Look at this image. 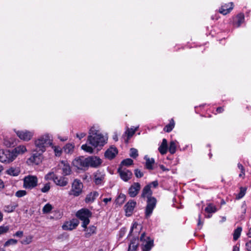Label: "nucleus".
<instances>
[{"instance_id":"nucleus-1","label":"nucleus","mask_w":251,"mask_h":251,"mask_svg":"<svg viewBox=\"0 0 251 251\" xmlns=\"http://www.w3.org/2000/svg\"><path fill=\"white\" fill-rule=\"evenodd\" d=\"M106 139L100 132L98 126H94L89 131L87 142L94 148L103 146L106 143Z\"/></svg>"},{"instance_id":"nucleus-2","label":"nucleus","mask_w":251,"mask_h":251,"mask_svg":"<svg viewBox=\"0 0 251 251\" xmlns=\"http://www.w3.org/2000/svg\"><path fill=\"white\" fill-rule=\"evenodd\" d=\"M151 194L152 192L151 190V186L148 185L145 186L143 189L141 196L144 198L146 197L148 198L147 205L145 211V216L147 218L151 215L156 203V199L151 197Z\"/></svg>"},{"instance_id":"nucleus-3","label":"nucleus","mask_w":251,"mask_h":251,"mask_svg":"<svg viewBox=\"0 0 251 251\" xmlns=\"http://www.w3.org/2000/svg\"><path fill=\"white\" fill-rule=\"evenodd\" d=\"M35 151L43 153L46 148L52 144V140L49 134H46L39 137L34 142Z\"/></svg>"},{"instance_id":"nucleus-4","label":"nucleus","mask_w":251,"mask_h":251,"mask_svg":"<svg viewBox=\"0 0 251 251\" xmlns=\"http://www.w3.org/2000/svg\"><path fill=\"white\" fill-rule=\"evenodd\" d=\"M38 179L36 176L28 175L23 178V187L32 190L38 185Z\"/></svg>"},{"instance_id":"nucleus-5","label":"nucleus","mask_w":251,"mask_h":251,"mask_svg":"<svg viewBox=\"0 0 251 251\" xmlns=\"http://www.w3.org/2000/svg\"><path fill=\"white\" fill-rule=\"evenodd\" d=\"M76 215L78 218L82 221V226L86 228L87 226L89 224V218L92 216V213L87 209H81L77 211Z\"/></svg>"},{"instance_id":"nucleus-6","label":"nucleus","mask_w":251,"mask_h":251,"mask_svg":"<svg viewBox=\"0 0 251 251\" xmlns=\"http://www.w3.org/2000/svg\"><path fill=\"white\" fill-rule=\"evenodd\" d=\"M142 251H150L153 246V240L143 232L140 238Z\"/></svg>"},{"instance_id":"nucleus-7","label":"nucleus","mask_w":251,"mask_h":251,"mask_svg":"<svg viewBox=\"0 0 251 251\" xmlns=\"http://www.w3.org/2000/svg\"><path fill=\"white\" fill-rule=\"evenodd\" d=\"M83 184L79 180L75 179L72 185V188L69 193L70 195L75 197L79 196L82 191Z\"/></svg>"},{"instance_id":"nucleus-8","label":"nucleus","mask_w":251,"mask_h":251,"mask_svg":"<svg viewBox=\"0 0 251 251\" xmlns=\"http://www.w3.org/2000/svg\"><path fill=\"white\" fill-rule=\"evenodd\" d=\"M14 155L9 150H0V161L2 163H9L15 159Z\"/></svg>"},{"instance_id":"nucleus-9","label":"nucleus","mask_w":251,"mask_h":251,"mask_svg":"<svg viewBox=\"0 0 251 251\" xmlns=\"http://www.w3.org/2000/svg\"><path fill=\"white\" fill-rule=\"evenodd\" d=\"M73 165L78 169L85 170L87 169V157L80 156L76 158L73 161Z\"/></svg>"},{"instance_id":"nucleus-10","label":"nucleus","mask_w":251,"mask_h":251,"mask_svg":"<svg viewBox=\"0 0 251 251\" xmlns=\"http://www.w3.org/2000/svg\"><path fill=\"white\" fill-rule=\"evenodd\" d=\"M87 168L88 167L96 168L102 163L101 160L96 156H91L87 157Z\"/></svg>"},{"instance_id":"nucleus-11","label":"nucleus","mask_w":251,"mask_h":251,"mask_svg":"<svg viewBox=\"0 0 251 251\" xmlns=\"http://www.w3.org/2000/svg\"><path fill=\"white\" fill-rule=\"evenodd\" d=\"M118 172L119 173L120 177L124 181H127L129 180L132 176V172L123 167H120L118 169Z\"/></svg>"},{"instance_id":"nucleus-12","label":"nucleus","mask_w":251,"mask_h":251,"mask_svg":"<svg viewBox=\"0 0 251 251\" xmlns=\"http://www.w3.org/2000/svg\"><path fill=\"white\" fill-rule=\"evenodd\" d=\"M17 135L19 138L24 141H28L30 140L33 136V133L27 130H17L15 131Z\"/></svg>"},{"instance_id":"nucleus-13","label":"nucleus","mask_w":251,"mask_h":251,"mask_svg":"<svg viewBox=\"0 0 251 251\" xmlns=\"http://www.w3.org/2000/svg\"><path fill=\"white\" fill-rule=\"evenodd\" d=\"M42 153L41 152L36 151L28 159V162L30 164L39 165L42 162Z\"/></svg>"},{"instance_id":"nucleus-14","label":"nucleus","mask_w":251,"mask_h":251,"mask_svg":"<svg viewBox=\"0 0 251 251\" xmlns=\"http://www.w3.org/2000/svg\"><path fill=\"white\" fill-rule=\"evenodd\" d=\"M141 189V185L138 182H134L129 188L128 194L133 198L137 196Z\"/></svg>"},{"instance_id":"nucleus-15","label":"nucleus","mask_w":251,"mask_h":251,"mask_svg":"<svg viewBox=\"0 0 251 251\" xmlns=\"http://www.w3.org/2000/svg\"><path fill=\"white\" fill-rule=\"evenodd\" d=\"M12 153L14 155V158H15L19 155L23 154L27 151V149L25 145H21L15 148L12 151Z\"/></svg>"},{"instance_id":"nucleus-16","label":"nucleus","mask_w":251,"mask_h":251,"mask_svg":"<svg viewBox=\"0 0 251 251\" xmlns=\"http://www.w3.org/2000/svg\"><path fill=\"white\" fill-rule=\"evenodd\" d=\"M136 205V201L133 200H131L128 201V202L125 206V211L126 216H129L132 214Z\"/></svg>"},{"instance_id":"nucleus-17","label":"nucleus","mask_w":251,"mask_h":251,"mask_svg":"<svg viewBox=\"0 0 251 251\" xmlns=\"http://www.w3.org/2000/svg\"><path fill=\"white\" fill-rule=\"evenodd\" d=\"M78 222L75 220H73L69 222H66L63 226L62 228L64 230H73L76 228L78 226Z\"/></svg>"},{"instance_id":"nucleus-18","label":"nucleus","mask_w":251,"mask_h":251,"mask_svg":"<svg viewBox=\"0 0 251 251\" xmlns=\"http://www.w3.org/2000/svg\"><path fill=\"white\" fill-rule=\"evenodd\" d=\"M104 178V174L103 172L97 171L94 174V182L97 185L101 184L103 183Z\"/></svg>"},{"instance_id":"nucleus-19","label":"nucleus","mask_w":251,"mask_h":251,"mask_svg":"<svg viewBox=\"0 0 251 251\" xmlns=\"http://www.w3.org/2000/svg\"><path fill=\"white\" fill-rule=\"evenodd\" d=\"M54 183L59 186L64 187L68 183V179L64 176L58 177L56 176L55 179H54Z\"/></svg>"},{"instance_id":"nucleus-20","label":"nucleus","mask_w":251,"mask_h":251,"mask_svg":"<svg viewBox=\"0 0 251 251\" xmlns=\"http://www.w3.org/2000/svg\"><path fill=\"white\" fill-rule=\"evenodd\" d=\"M117 153V149L115 147H111L105 151L104 155L106 158L112 159L115 157Z\"/></svg>"},{"instance_id":"nucleus-21","label":"nucleus","mask_w":251,"mask_h":251,"mask_svg":"<svg viewBox=\"0 0 251 251\" xmlns=\"http://www.w3.org/2000/svg\"><path fill=\"white\" fill-rule=\"evenodd\" d=\"M233 4L232 2L225 4L221 6L219 9V12L223 15H226L229 13L233 9Z\"/></svg>"},{"instance_id":"nucleus-22","label":"nucleus","mask_w":251,"mask_h":251,"mask_svg":"<svg viewBox=\"0 0 251 251\" xmlns=\"http://www.w3.org/2000/svg\"><path fill=\"white\" fill-rule=\"evenodd\" d=\"M59 166L62 169V174L63 175L67 176L70 174L71 170L70 165L68 164L65 163L64 161H62L60 164Z\"/></svg>"},{"instance_id":"nucleus-23","label":"nucleus","mask_w":251,"mask_h":251,"mask_svg":"<svg viewBox=\"0 0 251 251\" xmlns=\"http://www.w3.org/2000/svg\"><path fill=\"white\" fill-rule=\"evenodd\" d=\"M141 228L142 227L141 225H138L136 222L134 223L131 228L129 235L136 236L137 234L139 232V230L141 229Z\"/></svg>"},{"instance_id":"nucleus-24","label":"nucleus","mask_w":251,"mask_h":251,"mask_svg":"<svg viewBox=\"0 0 251 251\" xmlns=\"http://www.w3.org/2000/svg\"><path fill=\"white\" fill-rule=\"evenodd\" d=\"M168 150L167 141L166 139H163L161 145L158 148V150L161 154H165L166 153Z\"/></svg>"},{"instance_id":"nucleus-25","label":"nucleus","mask_w":251,"mask_h":251,"mask_svg":"<svg viewBox=\"0 0 251 251\" xmlns=\"http://www.w3.org/2000/svg\"><path fill=\"white\" fill-rule=\"evenodd\" d=\"M98 196L99 194L97 192H91L86 196L85 201L86 203L92 202Z\"/></svg>"},{"instance_id":"nucleus-26","label":"nucleus","mask_w":251,"mask_h":251,"mask_svg":"<svg viewBox=\"0 0 251 251\" xmlns=\"http://www.w3.org/2000/svg\"><path fill=\"white\" fill-rule=\"evenodd\" d=\"M144 159L146 160V167L148 170H153V165L154 164V159L152 158H150L147 155L144 157Z\"/></svg>"},{"instance_id":"nucleus-27","label":"nucleus","mask_w":251,"mask_h":251,"mask_svg":"<svg viewBox=\"0 0 251 251\" xmlns=\"http://www.w3.org/2000/svg\"><path fill=\"white\" fill-rule=\"evenodd\" d=\"M138 245V239L134 238L130 242L128 246V251H135Z\"/></svg>"},{"instance_id":"nucleus-28","label":"nucleus","mask_w":251,"mask_h":251,"mask_svg":"<svg viewBox=\"0 0 251 251\" xmlns=\"http://www.w3.org/2000/svg\"><path fill=\"white\" fill-rule=\"evenodd\" d=\"M6 173L12 176H17L20 173V170L18 168H10L6 171Z\"/></svg>"},{"instance_id":"nucleus-29","label":"nucleus","mask_w":251,"mask_h":251,"mask_svg":"<svg viewBox=\"0 0 251 251\" xmlns=\"http://www.w3.org/2000/svg\"><path fill=\"white\" fill-rule=\"evenodd\" d=\"M217 211V208L213 204L209 203L207 204L206 207L205 208V211L208 214L215 213Z\"/></svg>"},{"instance_id":"nucleus-30","label":"nucleus","mask_w":251,"mask_h":251,"mask_svg":"<svg viewBox=\"0 0 251 251\" xmlns=\"http://www.w3.org/2000/svg\"><path fill=\"white\" fill-rule=\"evenodd\" d=\"M89 144L87 142L86 144L82 145L81 147L82 150L86 152L89 153H92L94 151V149H95L92 146H90Z\"/></svg>"},{"instance_id":"nucleus-31","label":"nucleus","mask_w":251,"mask_h":251,"mask_svg":"<svg viewBox=\"0 0 251 251\" xmlns=\"http://www.w3.org/2000/svg\"><path fill=\"white\" fill-rule=\"evenodd\" d=\"M96 228L94 226H91L85 230L86 233H85V237L89 238L92 234L95 233Z\"/></svg>"},{"instance_id":"nucleus-32","label":"nucleus","mask_w":251,"mask_h":251,"mask_svg":"<svg viewBox=\"0 0 251 251\" xmlns=\"http://www.w3.org/2000/svg\"><path fill=\"white\" fill-rule=\"evenodd\" d=\"M237 21L235 22V25L237 27H239L240 25L244 21V15L243 14L240 13L236 17Z\"/></svg>"},{"instance_id":"nucleus-33","label":"nucleus","mask_w":251,"mask_h":251,"mask_svg":"<svg viewBox=\"0 0 251 251\" xmlns=\"http://www.w3.org/2000/svg\"><path fill=\"white\" fill-rule=\"evenodd\" d=\"M175 126V122L173 119H171L170 123L166 125L164 128V130L167 132H171Z\"/></svg>"},{"instance_id":"nucleus-34","label":"nucleus","mask_w":251,"mask_h":251,"mask_svg":"<svg viewBox=\"0 0 251 251\" xmlns=\"http://www.w3.org/2000/svg\"><path fill=\"white\" fill-rule=\"evenodd\" d=\"M176 141H172L170 143L169 147V151L171 154H174L176 152Z\"/></svg>"},{"instance_id":"nucleus-35","label":"nucleus","mask_w":251,"mask_h":251,"mask_svg":"<svg viewBox=\"0 0 251 251\" xmlns=\"http://www.w3.org/2000/svg\"><path fill=\"white\" fill-rule=\"evenodd\" d=\"M74 145L73 144H67L64 147V151L67 153H71L74 151Z\"/></svg>"},{"instance_id":"nucleus-36","label":"nucleus","mask_w":251,"mask_h":251,"mask_svg":"<svg viewBox=\"0 0 251 251\" xmlns=\"http://www.w3.org/2000/svg\"><path fill=\"white\" fill-rule=\"evenodd\" d=\"M242 230V228L241 227H238L236 229L234 230L233 234L234 240L236 241L239 238Z\"/></svg>"},{"instance_id":"nucleus-37","label":"nucleus","mask_w":251,"mask_h":251,"mask_svg":"<svg viewBox=\"0 0 251 251\" xmlns=\"http://www.w3.org/2000/svg\"><path fill=\"white\" fill-rule=\"evenodd\" d=\"M17 242L18 241L16 239H10L4 243V244H3V247H7L11 245H16L17 243Z\"/></svg>"},{"instance_id":"nucleus-38","label":"nucleus","mask_w":251,"mask_h":251,"mask_svg":"<svg viewBox=\"0 0 251 251\" xmlns=\"http://www.w3.org/2000/svg\"><path fill=\"white\" fill-rule=\"evenodd\" d=\"M133 163V160L130 158H126V159L123 160L120 165V167H123V166H129L132 165Z\"/></svg>"},{"instance_id":"nucleus-39","label":"nucleus","mask_w":251,"mask_h":251,"mask_svg":"<svg viewBox=\"0 0 251 251\" xmlns=\"http://www.w3.org/2000/svg\"><path fill=\"white\" fill-rule=\"evenodd\" d=\"M17 205H8L4 206V211L7 213H10L15 209Z\"/></svg>"},{"instance_id":"nucleus-40","label":"nucleus","mask_w":251,"mask_h":251,"mask_svg":"<svg viewBox=\"0 0 251 251\" xmlns=\"http://www.w3.org/2000/svg\"><path fill=\"white\" fill-rule=\"evenodd\" d=\"M33 236L31 235H28L26 236L25 238L21 241V243L24 245H28L32 242Z\"/></svg>"},{"instance_id":"nucleus-41","label":"nucleus","mask_w":251,"mask_h":251,"mask_svg":"<svg viewBox=\"0 0 251 251\" xmlns=\"http://www.w3.org/2000/svg\"><path fill=\"white\" fill-rule=\"evenodd\" d=\"M52 209V206L50 203H47L43 208L42 211L44 214L49 213Z\"/></svg>"},{"instance_id":"nucleus-42","label":"nucleus","mask_w":251,"mask_h":251,"mask_svg":"<svg viewBox=\"0 0 251 251\" xmlns=\"http://www.w3.org/2000/svg\"><path fill=\"white\" fill-rule=\"evenodd\" d=\"M56 176L54 174L53 172H50L48 173L45 176V179L47 180H52L54 181V179L56 178Z\"/></svg>"},{"instance_id":"nucleus-43","label":"nucleus","mask_w":251,"mask_h":251,"mask_svg":"<svg viewBox=\"0 0 251 251\" xmlns=\"http://www.w3.org/2000/svg\"><path fill=\"white\" fill-rule=\"evenodd\" d=\"M237 166H238V168H239V169L240 170V172H241L240 174H239V176L240 177H242V178H244L245 177V170L244 167L240 163H238L237 165Z\"/></svg>"},{"instance_id":"nucleus-44","label":"nucleus","mask_w":251,"mask_h":251,"mask_svg":"<svg viewBox=\"0 0 251 251\" xmlns=\"http://www.w3.org/2000/svg\"><path fill=\"white\" fill-rule=\"evenodd\" d=\"M126 200V196L124 194H121L117 198L116 201L119 204H122Z\"/></svg>"},{"instance_id":"nucleus-45","label":"nucleus","mask_w":251,"mask_h":251,"mask_svg":"<svg viewBox=\"0 0 251 251\" xmlns=\"http://www.w3.org/2000/svg\"><path fill=\"white\" fill-rule=\"evenodd\" d=\"M138 128V127L135 128H128L126 131V133L127 134V136L128 138L131 137L135 132V131L137 130Z\"/></svg>"},{"instance_id":"nucleus-46","label":"nucleus","mask_w":251,"mask_h":251,"mask_svg":"<svg viewBox=\"0 0 251 251\" xmlns=\"http://www.w3.org/2000/svg\"><path fill=\"white\" fill-rule=\"evenodd\" d=\"M138 156V151L134 148H131L130 150V156L136 158Z\"/></svg>"},{"instance_id":"nucleus-47","label":"nucleus","mask_w":251,"mask_h":251,"mask_svg":"<svg viewBox=\"0 0 251 251\" xmlns=\"http://www.w3.org/2000/svg\"><path fill=\"white\" fill-rule=\"evenodd\" d=\"M27 194V192L24 190H20L17 191L15 193V196L18 198H21Z\"/></svg>"},{"instance_id":"nucleus-48","label":"nucleus","mask_w":251,"mask_h":251,"mask_svg":"<svg viewBox=\"0 0 251 251\" xmlns=\"http://www.w3.org/2000/svg\"><path fill=\"white\" fill-rule=\"evenodd\" d=\"M50 189V183H47L44 185V187L41 188V191L42 193H47L49 191Z\"/></svg>"},{"instance_id":"nucleus-49","label":"nucleus","mask_w":251,"mask_h":251,"mask_svg":"<svg viewBox=\"0 0 251 251\" xmlns=\"http://www.w3.org/2000/svg\"><path fill=\"white\" fill-rule=\"evenodd\" d=\"M9 229L8 226H0V235L7 233Z\"/></svg>"},{"instance_id":"nucleus-50","label":"nucleus","mask_w":251,"mask_h":251,"mask_svg":"<svg viewBox=\"0 0 251 251\" xmlns=\"http://www.w3.org/2000/svg\"><path fill=\"white\" fill-rule=\"evenodd\" d=\"M4 144L6 146L10 147L14 144V142L13 140H9L7 138H5L4 139Z\"/></svg>"},{"instance_id":"nucleus-51","label":"nucleus","mask_w":251,"mask_h":251,"mask_svg":"<svg viewBox=\"0 0 251 251\" xmlns=\"http://www.w3.org/2000/svg\"><path fill=\"white\" fill-rule=\"evenodd\" d=\"M134 174L137 178H141L143 176V173L138 169L135 170Z\"/></svg>"},{"instance_id":"nucleus-52","label":"nucleus","mask_w":251,"mask_h":251,"mask_svg":"<svg viewBox=\"0 0 251 251\" xmlns=\"http://www.w3.org/2000/svg\"><path fill=\"white\" fill-rule=\"evenodd\" d=\"M246 190L244 188H241L240 193L237 196L238 199H241L244 197L245 194Z\"/></svg>"},{"instance_id":"nucleus-53","label":"nucleus","mask_w":251,"mask_h":251,"mask_svg":"<svg viewBox=\"0 0 251 251\" xmlns=\"http://www.w3.org/2000/svg\"><path fill=\"white\" fill-rule=\"evenodd\" d=\"M54 151L56 156H60L61 155L62 151L60 148L55 147Z\"/></svg>"},{"instance_id":"nucleus-54","label":"nucleus","mask_w":251,"mask_h":251,"mask_svg":"<svg viewBox=\"0 0 251 251\" xmlns=\"http://www.w3.org/2000/svg\"><path fill=\"white\" fill-rule=\"evenodd\" d=\"M86 135V133L85 132H80L79 133H77L76 136V137L79 138V140H81L83 137H84Z\"/></svg>"},{"instance_id":"nucleus-55","label":"nucleus","mask_w":251,"mask_h":251,"mask_svg":"<svg viewBox=\"0 0 251 251\" xmlns=\"http://www.w3.org/2000/svg\"><path fill=\"white\" fill-rule=\"evenodd\" d=\"M201 215L199 214V218H198V228H199V229H201V228L202 224H203V223L201 222Z\"/></svg>"},{"instance_id":"nucleus-56","label":"nucleus","mask_w":251,"mask_h":251,"mask_svg":"<svg viewBox=\"0 0 251 251\" xmlns=\"http://www.w3.org/2000/svg\"><path fill=\"white\" fill-rule=\"evenodd\" d=\"M246 247L248 251H251V241L246 243Z\"/></svg>"},{"instance_id":"nucleus-57","label":"nucleus","mask_w":251,"mask_h":251,"mask_svg":"<svg viewBox=\"0 0 251 251\" xmlns=\"http://www.w3.org/2000/svg\"><path fill=\"white\" fill-rule=\"evenodd\" d=\"M23 231H17L15 234L14 235V236L19 237H22L23 236Z\"/></svg>"},{"instance_id":"nucleus-58","label":"nucleus","mask_w":251,"mask_h":251,"mask_svg":"<svg viewBox=\"0 0 251 251\" xmlns=\"http://www.w3.org/2000/svg\"><path fill=\"white\" fill-rule=\"evenodd\" d=\"M158 185V182L157 181H154L152 182L149 185L151 186L152 185L154 187H156Z\"/></svg>"},{"instance_id":"nucleus-59","label":"nucleus","mask_w":251,"mask_h":251,"mask_svg":"<svg viewBox=\"0 0 251 251\" xmlns=\"http://www.w3.org/2000/svg\"><path fill=\"white\" fill-rule=\"evenodd\" d=\"M111 201V198H104V199L103 200V201L105 204H107L108 202Z\"/></svg>"},{"instance_id":"nucleus-60","label":"nucleus","mask_w":251,"mask_h":251,"mask_svg":"<svg viewBox=\"0 0 251 251\" xmlns=\"http://www.w3.org/2000/svg\"><path fill=\"white\" fill-rule=\"evenodd\" d=\"M4 185L3 181L0 179V190L4 188Z\"/></svg>"},{"instance_id":"nucleus-61","label":"nucleus","mask_w":251,"mask_h":251,"mask_svg":"<svg viewBox=\"0 0 251 251\" xmlns=\"http://www.w3.org/2000/svg\"><path fill=\"white\" fill-rule=\"evenodd\" d=\"M217 111L219 113H222L224 111V108L222 107H219L217 108Z\"/></svg>"},{"instance_id":"nucleus-62","label":"nucleus","mask_w":251,"mask_h":251,"mask_svg":"<svg viewBox=\"0 0 251 251\" xmlns=\"http://www.w3.org/2000/svg\"><path fill=\"white\" fill-rule=\"evenodd\" d=\"M233 251H239V248L237 246H234L233 249Z\"/></svg>"},{"instance_id":"nucleus-63","label":"nucleus","mask_w":251,"mask_h":251,"mask_svg":"<svg viewBox=\"0 0 251 251\" xmlns=\"http://www.w3.org/2000/svg\"><path fill=\"white\" fill-rule=\"evenodd\" d=\"M3 220V214L0 212V223Z\"/></svg>"},{"instance_id":"nucleus-64","label":"nucleus","mask_w":251,"mask_h":251,"mask_svg":"<svg viewBox=\"0 0 251 251\" xmlns=\"http://www.w3.org/2000/svg\"><path fill=\"white\" fill-rule=\"evenodd\" d=\"M248 235L249 237H251V227L249 229V232L248 233Z\"/></svg>"}]
</instances>
